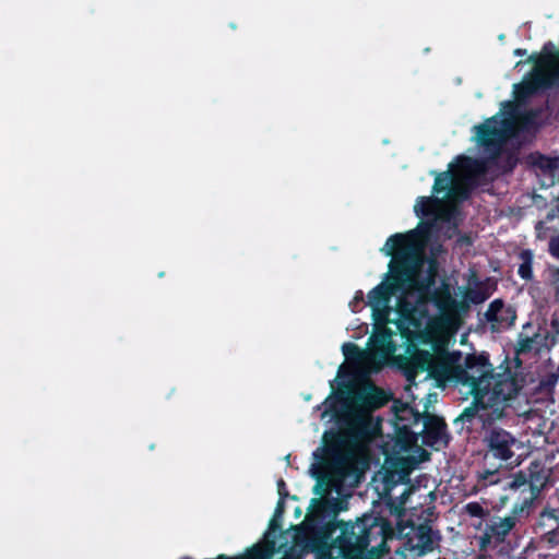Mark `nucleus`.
<instances>
[{"label": "nucleus", "instance_id": "79ce46f5", "mask_svg": "<svg viewBox=\"0 0 559 559\" xmlns=\"http://www.w3.org/2000/svg\"><path fill=\"white\" fill-rule=\"evenodd\" d=\"M514 55L515 56H525L526 55V50L525 49H522V48H518L514 50Z\"/></svg>", "mask_w": 559, "mask_h": 559}, {"label": "nucleus", "instance_id": "ea45409f", "mask_svg": "<svg viewBox=\"0 0 559 559\" xmlns=\"http://www.w3.org/2000/svg\"><path fill=\"white\" fill-rule=\"evenodd\" d=\"M355 302H362L364 301V294L361 290H358L354 298Z\"/></svg>", "mask_w": 559, "mask_h": 559}, {"label": "nucleus", "instance_id": "ddd939ff", "mask_svg": "<svg viewBox=\"0 0 559 559\" xmlns=\"http://www.w3.org/2000/svg\"><path fill=\"white\" fill-rule=\"evenodd\" d=\"M392 411L394 414L393 425L395 426H405L407 428H412L420 424L424 419L425 413L421 414L415 407L411 406L407 403H403L401 401H395L392 405Z\"/></svg>", "mask_w": 559, "mask_h": 559}, {"label": "nucleus", "instance_id": "4be33fe9", "mask_svg": "<svg viewBox=\"0 0 559 559\" xmlns=\"http://www.w3.org/2000/svg\"><path fill=\"white\" fill-rule=\"evenodd\" d=\"M456 164L461 169H463L465 171H471V173H474L477 175L485 173L484 162L476 159V158H472L469 156H465V155L457 156Z\"/></svg>", "mask_w": 559, "mask_h": 559}, {"label": "nucleus", "instance_id": "1a4fd4ad", "mask_svg": "<svg viewBox=\"0 0 559 559\" xmlns=\"http://www.w3.org/2000/svg\"><path fill=\"white\" fill-rule=\"evenodd\" d=\"M424 428L420 431L423 443L432 449L447 448L450 442L448 426L442 417L425 413L423 419Z\"/></svg>", "mask_w": 559, "mask_h": 559}, {"label": "nucleus", "instance_id": "72a5a7b5", "mask_svg": "<svg viewBox=\"0 0 559 559\" xmlns=\"http://www.w3.org/2000/svg\"><path fill=\"white\" fill-rule=\"evenodd\" d=\"M538 166L543 169H554L556 167V163L549 157L542 156Z\"/></svg>", "mask_w": 559, "mask_h": 559}, {"label": "nucleus", "instance_id": "412c9836", "mask_svg": "<svg viewBox=\"0 0 559 559\" xmlns=\"http://www.w3.org/2000/svg\"><path fill=\"white\" fill-rule=\"evenodd\" d=\"M439 200L436 197H419L414 206L415 212L418 216H432L436 212V206Z\"/></svg>", "mask_w": 559, "mask_h": 559}, {"label": "nucleus", "instance_id": "473e14b6", "mask_svg": "<svg viewBox=\"0 0 559 559\" xmlns=\"http://www.w3.org/2000/svg\"><path fill=\"white\" fill-rule=\"evenodd\" d=\"M403 369L408 381H414L417 374L419 373V371L415 369L413 365L408 364V358H406Z\"/></svg>", "mask_w": 559, "mask_h": 559}, {"label": "nucleus", "instance_id": "c03bdc74", "mask_svg": "<svg viewBox=\"0 0 559 559\" xmlns=\"http://www.w3.org/2000/svg\"><path fill=\"white\" fill-rule=\"evenodd\" d=\"M555 298L557 301H559V286L557 287V289L555 292Z\"/></svg>", "mask_w": 559, "mask_h": 559}, {"label": "nucleus", "instance_id": "39448f33", "mask_svg": "<svg viewBox=\"0 0 559 559\" xmlns=\"http://www.w3.org/2000/svg\"><path fill=\"white\" fill-rule=\"evenodd\" d=\"M343 420L341 431L333 432L326 441L325 451L334 457H337L341 448L346 443L368 441L378 427L369 414H364L359 409L347 413Z\"/></svg>", "mask_w": 559, "mask_h": 559}, {"label": "nucleus", "instance_id": "f3484780", "mask_svg": "<svg viewBox=\"0 0 559 559\" xmlns=\"http://www.w3.org/2000/svg\"><path fill=\"white\" fill-rule=\"evenodd\" d=\"M385 403L383 391L373 386L369 392L359 394L357 397V409L372 412L380 408Z\"/></svg>", "mask_w": 559, "mask_h": 559}, {"label": "nucleus", "instance_id": "49530a36", "mask_svg": "<svg viewBox=\"0 0 559 559\" xmlns=\"http://www.w3.org/2000/svg\"><path fill=\"white\" fill-rule=\"evenodd\" d=\"M556 203L559 204V195L556 198Z\"/></svg>", "mask_w": 559, "mask_h": 559}, {"label": "nucleus", "instance_id": "0eeeda50", "mask_svg": "<svg viewBox=\"0 0 559 559\" xmlns=\"http://www.w3.org/2000/svg\"><path fill=\"white\" fill-rule=\"evenodd\" d=\"M448 355L447 349L437 352L436 355L427 350H418L408 358V364L419 372L427 371L428 376L436 381L437 386L444 389L449 366Z\"/></svg>", "mask_w": 559, "mask_h": 559}, {"label": "nucleus", "instance_id": "7ed1b4c3", "mask_svg": "<svg viewBox=\"0 0 559 559\" xmlns=\"http://www.w3.org/2000/svg\"><path fill=\"white\" fill-rule=\"evenodd\" d=\"M416 230L390 236L381 249L390 262L391 277L388 283H380L368 293V305L372 308L374 320L386 322L388 304L403 285L412 284L417 273L414 257L418 250Z\"/></svg>", "mask_w": 559, "mask_h": 559}, {"label": "nucleus", "instance_id": "58836bf2", "mask_svg": "<svg viewBox=\"0 0 559 559\" xmlns=\"http://www.w3.org/2000/svg\"><path fill=\"white\" fill-rule=\"evenodd\" d=\"M526 483H527V478L523 473H519L518 475H515L514 481H513L514 486H522V485H525Z\"/></svg>", "mask_w": 559, "mask_h": 559}, {"label": "nucleus", "instance_id": "de8ad7c7", "mask_svg": "<svg viewBox=\"0 0 559 559\" xmlns=\"http://www.w3.org/2000/svg\"><path fill=\"white\" fill-rule=\"evenodd\" d=\"M481 524H483L481 522H480V523H478V525H477L476 527H477V528H480Z\"/></svg>", "mask_w": 559, "mask_h": 559}, {"label": "nucleus", "instance_id": "a211bd4d", "mask_svg": "<svg viewBox=\"0 0 559 559\" xmlns=\"http://www.w3.org/2000/svg\"><path fill=\"white\" fill-rule=\"evenodd\" d=\"M547 479L548 476L538 463H532L530 465L527 483L530 485L532 496L528 499H532V501L534 500V498L546 486Z\"/></svg>", "mask_w": 559, "mask_h": 559}, {"label": "nucleus", "instance_id": "2eb2a0df", "mask_svg": "<svg viewBox=\"0 0 559 559\" xmlns=\"http://www.w3.org/2000/svg\"><path fill=\"white\" fill-rule=\"evenodd\" d=\"M496 289V284L491 283V278L487 277L483 283H475V286L467 287L463 298L466 302L479 305L485 302Z\"/></svg>", "mask_w": 559, "mask_h": 559}, {"label": "nucleus", "instance_id": "f704fd0d", "mask_svg": "<svg viewBox=\"0 0 559 559\" xmlns=\"http://www.w3.org/2000/svg\"><path fill=\"white\" fill-rule=\"evenodd\" d=\"M532 344H533V340L532 338L522 340L520 342L519 353L524 354V353L531 352L532 350Z\"/></svg>", "mask_w": 559, "mask_h": 559}, {"label": "nucleus", "instance_id": "2f4dec72", "mask_svg": "<svg viewBox=\"0 0 559 559\" xmlns=\"http://www.w3.org/2000/svg\"><path fill=\"white\" fill-rule=\"evenodd\" d=\"M550 230L549 227H547L545 225V222L544 221H538L536 224H535V234H536V239L538 240H545L547 238V233Z\"/></svg>", "mask_w": 559, "mask_h": 559}, {"label": "nucleus", "instance_id": "c756f323", "mask_svg": "<svg viewBox=\"0 0 559 559\" xmlns=\"http://www.w3.org/2000/svg\"><path fill=\"white\" fill-rule=\"evenodd\" d=\"M558 379H559V374L556 373V372H550L548 374H546L542 380H540V386L544 389V390H547L549 392L554 391L557 382H558Z\"/></svg>", "mask_w": 559, "mask_h": 559}, {"label": "nucleus", "instance_id": "c85d7f7f", "mask_svg": "<svg viewBox=\"0 0 559 559\" xmlns=\"http://www.w3.org/2000/svg\"><path fill=\"white\" fill-rule=\"evenodd\" d=\"M546 272L548 274L549 285L556 292L557 287L559 286V266L554 265V264H548Z\"/></svg>", "mask_w": 559, "mask_h": 559}, {"label": "nucleus", "instance_id": "37998d69", "mask_svg": "<svg viewBox=\"0 0 559 559\" xmlns=\"http://www.w3.org/2000/svg\"><path fill=\"white\" fill-rule=\"evenodd\" d=\"M476 559H492L490 556L479 554Z\"/></svg>", "mask_w": 559, "mask_h": 559}, {"label": "nucleus", "instance_id": "a18cd8bd", "mask_svg": "<svg viewBox=\"0 0 559 559\" xmlns=\"http://www.w3.org/2000/svg\"><path fill=\"white\" fill-rule=\"evenodd\" d=\"M314 488H316V493H320V491H319L320 485H319V484H317V485L314 486Z\"/></svg>", "mask_w": 559, "mask_h": 559}, {"label": "nucleus", "instance_id": "f03ea898", "mask_svg": "<svg viewBox=\"0 0 559 559\" xmlns=\"http://www.w3.org/2000/svg\"><path fill=\"white\" fill-rule=\"evenodd\" d=\"M461 360L460 350L449 352L445 388L453 385L466 389V393L473 396V402L455 423L461 421L462 428L471 430L475 420L481 421L486 427L504 418L510 401L523 388L518 374L510 368L496 373L486 352L467 354L462 364Z\"/></svg>", "mask_w": 559, "mask_h": 559}, {"label": "nucleus", "instance_id": "7c9ffc66", "mask_svg": "<svg viewBox=\"0 0 559 559\" xmlns=\"http://www.w3.org/2000/svg\"><path fill=\"white\" fill-rule=\"evenodd\" d=\"M548 253L552 258L559 259V231H557V230H556V234L549 238Z\"/></svg>", "mask_w": 559, "mask_h": 559}, {"label": "nucleus", "instance_id": "dca6fc26", "mask_svg": "<svg viewBox=\"0 0 559 559\" xmlns=\"http://www.w3.org/2000/svg\"><path fill=\"white\" fill-rule=\"evenodd\" d=\"M394 435L393 449L397 452H409L417 445L420 432H415L412 428H407L405 426H395Z\"/></svg>", "mask_w": 559, "mask_h": 559}, {"label": "nucleus", "instance_id": "b1692460", "mask_svg": "<svg viewBox=\"0 0 559 559\" xmlns=\"http://www.w3.org/2000/svg\"><path fill=\"white\" fill-rule=\"evenodd\" d=\"M464 512L472 518H478L480 520H487L490 515L488 509H485L479 502L472 501L464 506Z\"/></svg>", "mask_w": 559, "mask_h": 559}, {"label": "nucleus", "instance_id": "6e6552de", "mask_svg": "<svg viewBox=\"0 0 559 559\" xmlns=\"http://www.w3.org/2000/svg\"><path fill=\"white\" fill-rule=\"evenodd\" d=\"M501 122L498 119V115H495L474 127L477 145L484 147L486 152L492 155L499 154L504 140V132L500 127Z\"/></svg>", "mask_w": 559, "mask_h": 559}, {"label": "nucleus", "instance_id": "5701e85b", "mask_svg": "<svg viewBox=\"0 0 559 559\" xmlns=\"http://www.w3.org/2000/svg\"><path fill=\"white\" fill-rule=\"evenodd\" d=\"M507 308L502 299L498 298L492 300L485 312L486 320L490 323H495V321L498 320V314L502 313Z\"/></svg>", "mask_w": 559, "mask_h": 559}, {"label": "nucleus", "instance_id": "393cba45", "mask_svg": "<svg viewBox=\"0 0 559 559\" xmlns=\"http://www.w3.org/2000/svg\"><path fill=\"white\" fill-rule=\"evenodd\" d=\"M515 319H516L515 311L511 307H508L507 310H504L502 313L498 314V320L491 324L493 328H497V329L509 328L514 323Z\"/></svg>", "mask_w": 559, "mask_h": 559}, {"label": "nucleus", "instance_id": "a19ab883", "mask_svg": "<svg viewBox=\"0 0 559 559\" xmlns=\"http://www.w3.org/2000/svg\"><path fill=\"white\" fill-rule=\"evenodd\" d=\"M539 557H542L543 559H559V555H551V554L539 555Z\"/></svg>", "mask_w": 559, "mask_h": 559}, {"label": "nucleus", "instance_id": "9b49d317", "mask_svg": "<svg viewBox=\"0 0 559 559\" xmlns=\"http://www.w3.org/2000/svg\"><path fill=\"white\" fill-rule=\"evenodd\" d=\"M539 526L549 530L542 534L538 544L540 547L554 548L559 545V515L556 509L546 508L540 512Z\"/></svg>", "mask_w": 559, "mask_h": 559}, {"label": "nucleus", "instance_id": "aec40b11", "mask_svg": "<svg viewBox=\"0 0 559 559\" xmlns=\"http://www.w3.org/2000/svg\"><path fill=\"white\" fill-rule=\"evenodd\" d=\"M454 164L451 163L449 165V169L447 171L438 173L436 170L430 171V175L435 176V182L432 186V192L436 194L444 192L450 186L453 185L454 174H453Z\"/></svg>", "mask_w": 559, "mask_h": 559}, {"label": "nucleus", "instance_id": "4468645a", "mask_svg": "<svg viewBox=\"0 0 559 559\" xmlns=\"http://www.w3.org/2000/svg\"><path fill=\"white\" fill-rule=\"evenodd\" d=\"M557 59L556 48L551 41L546 43L543 46L542 52L532 53L527 62L534 64L533 71L539 70L543 72H550L549 70L554 67Z\"/></svg>", "mask_w": 559, "mask_h": 559}, {"label": "nucleus", "instance_id": "e433bc0d", "mask_svg": "<svg viewBox=\"0 0 559 559\" xmlns=\"http://www.w3.org/2000/svg\"><path fill=\"white\" fill-rule=\"evenodd\" d=\"M277 489H278L280 499H283V501H284L285 498L288 496V492L286 489V484L282 478L277 481Z\"/></svg>", "mask_w": 559, "mask_h": 559}, {"label": "nucleus", "instance_id": "6ab92c4d", "mask_svg": "<svg viewBox=\"0 0 559 559\" xmlns=\"http://www.w3.org/2000/svg\"><path fill=\"white\" fill-rule=\"evenodd\" d=\"M521 261L518 267V275L525 282H532L534 280L533 264H534V252L531 249H522L518 254Z\"/></svg>", "mask_w": 559, "mask_h": 559}, {"label": "nucleus", "instance_id": "f8f14e48", "mask_svg": "<svg viewBox=\"0 0 559 559\" xmlns=\"http://www.w3.org/2000/svg\"><path fill=\"white\" fill-rule=\"evenodd\" d=\"M554 84V75L550 72L539 70L532 71L530 79L523 84L515 85V97L524 99L539 90L551 87Z\"/></svg>", "mask_w": 559, "mask_h": 559}, {"label": "nucleus", "instance_id": "9d476101", "mask_svg": "<svg viewBox=\"0 0 559 559\" xmlns=\"http://www.w3.org/2000/svg\"><path fill=\"white\" fill-rule=\"evenodd\" d=\"M406 537L411 549L417 551L419 556L432 551L441 539L439 532L432 530L428 522L412 524Z\"/></svg>", "mask_w": 559, "mask_h": 559}, {"label": "nucleus", "instance_id": "f257e3e1", "mask_svg": "<svg viewBox=\"0 0 559 559\" xmlns=\"http://www.w3.org/2000/svg\"><path fill=\"white\" fill-rule=\"evenodd\" d=\"M313 509L295 526V542L316 559H374L393 536L391 523L367 515L357 522L336 519L328 501L314 499Z\"/></svg>", "mask_w": 559, "mask_h": 559}, {"label": "nucleus", "instance_id": "423d86ee", "mask_svg": "<svg viewBox=\"0 0 559 559\" xmlns=\"http://www.w3.org/2000/svg\"><path fill=\"white\" fill-rule=\"evenodd\" d=\"M476 423H479L481 428L485 429L483 438L485 461H498V467H501L503 463L510 461L515 455V448H518L519 443L518 439L510 431L501 427H492L495 423L484 427L481 421L475 420L469 431L474 429Z\"/></svg>", "mask_w": 559, "mask_h": 559}, {"label": "nucleus", "instance_id": "20e7f679", "mask_svg": "<svg viewBox=\"0 0 559 559\" xmlns=\"http://www.w3.org/2000/svg\"><path fill=\"white\" fill-rule=\"evenodd\" d=\"M532 499L514 503L506 516L489 515L485 521L483 534L477 536L479 551H487L502 544L507 536L530 516Z\"/></svg>", "mask_w": 559, "mask_h": 559}, {"label": "nucleus", "instance_id": "09e8293b", "mask_svg": "<svg viewBox=\"0 0 559 559\" xmlns=\"http://www.w3.org/2000/svg\"><path fill=\"white\" fill-rule=\"evenodd\" d=\"M508 559H516V558H514V557H508Z\"/></svg>", "mask_w": 559, "mask_h": 559}, {"label": "nucleus", "instance_id": "c9c22d12", "mask_svg": "<svg viewBox=\"0 0 559 559\" xmlns=\"http://www.w3.org/2000/svg\"><path fill=\"white\" fill-rule=\"evenodd\" d=\"M559 217V204L556 203L546 214V222H552Z\"/></svg>", "mask_w": 559, "mask_h": 559}, {"label": "nucleus", "instance_id": "4c0bfd02", "mask_svg": "<svg viewBox=\"0 0 559 559\" xmlns=\"http://www.w3.org/2000/svg\"><path fill=\"white\" fill-rule=\"evenodd\" d=\"M484 281H480L478 278V275L476 273V271L474 270H471V273H469V276H468V280H467V287H473L475 286V283H483Z\"/></svg>", "mask_w": 559, "mask_h": 559}, {"label": "nucleus", "instance_id": "bb28decb", "mask_svg": "<svg viewBox=\"0 0 559 559\" xmlns=\"http://www.w3.org/2000/svg\"><path fill=\"white\" fill-rule=\"evenodd\" d=\"M341 402L336 397L329 396L324 402V412L323 415H331L332 417L337 418L341 413Z\"/></svg>", "mask_w": 559, "mask_h": 559}, {"label": "nucleus", "instance_id": "a878e982", "mask_svg": "<svg viewBox=\"0 0 559 559\" xmlns=\"http://www.w3.org/2000/svg\"><path fill=\"white\" fill-rule=\"evenodd\" d=\"M342 350L344 356L350 360H359L364 355V352L359 348L358 345L349 342L343 344Z\"/></svg>", "mask_w": 559, "mask_h": 559}, {"label": "nucleus", "instance_id": "cd10ccee", "mask_svg": "<svg viewBox=\"0 0 559 559\" xmlns=\"http://www.w3.org/2000/svg\"><path fill=\"white\" fill-rule=\"evenodd\" d=\"M284 510H285V501H283V499H280L277 501V504H276V508L274 511V515L270 522V530L275 532L276 530L281 528L280 519L282 518Z\"/></svg>", "mask_w": 559, "mask_h": 559}]
</instances>
